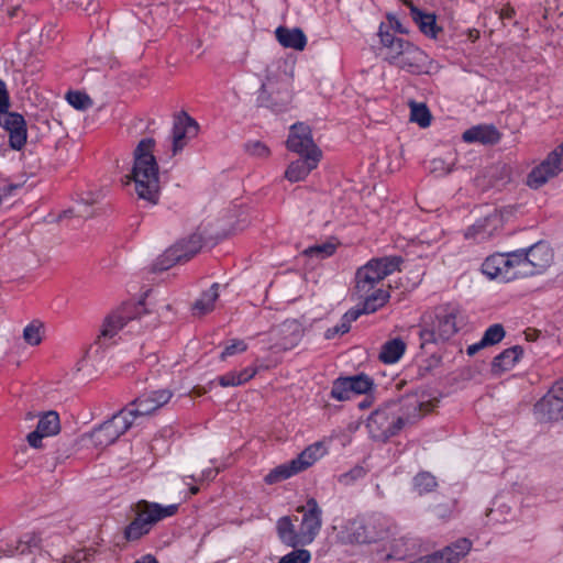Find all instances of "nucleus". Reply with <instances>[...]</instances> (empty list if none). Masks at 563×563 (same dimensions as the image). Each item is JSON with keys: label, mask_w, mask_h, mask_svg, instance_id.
Here are the masks:
<instances>
[{"label": "nucleus", "mask_w": 563, "mask_h": 563, "mask_svg": "<svg viewBox=\"0 0 563 563\" xmlns=\"http://www.w3.org/2000/svg\"><path fill=\"white\" fill-rule=\"evenodd\" d=\"M429 411V404L416 397H406L402 402H389L375 410L367 420V428L373 439L385 441L397 434L405 423L420 418Z\"/></svg>", "instance_id": "nucleus-1"}, {"label": "nucleus", "mask_w": 563, "mask_h": 563, "mask_svg": "<svg viewBox=\"0 0 563 563\" xmlns=\"http://www.w3.org/2000/svg\"><path fill=\"white\" fill-rule=\"evenodd\" d=\"M461 313L455 303H444L426 311L419 323L421 347L445 342L454 336L463 324Z\"/></svg>", "instance_id": "nucleus-2"}, {"label": "nucleus", "mask_w": 563, "mask_h": 563, "mask_svg": "<svg viewBox=\"0 0 563 563\" xmlns=\"http://www.w3.org/2000/svg\"><path fill=\"white\" fill-rule=\"evenodd\" d=\"M153 139L142 140L134 151L132 178L140 199L155 205L159 196L158 165L153 154Z\"/></svg>", "instance_id": "nucleus-3"}, {"label": "nucleus", "mask_w": 563, "mask_h": 563, "mask_svg": "<svg viewBox=\"0 0 563 563\" xmlns=\"http://www.w3.org/2000/svg\"><path fill=\"white\" fill-rule=\"evenodd\" d=\"M177 509L176 504L162 506L156 503L140 500L134 508L135 519L125 528V538L128 540H139L147 534L156 522L174 516Z\"/></svg>", "instance_id": "nucleus-4"}, {"label": "nucleus", "mask_w": 563, "mask_h": 563, "mask_svg": "<svg viewBox=\"0 0 563 563\" xmlns=\"http://www.w3.org/2000/svg\"><path fill=\"white\" fill-rule=\"evenodd\" d=\"M401 257L384 256L368 261L355 274V294H369L387 276L399 269Z\"/></svg>", "instance_id": "nucleus-5"}, {"label": "nucleus", "mask_w": 563, "mask_h": 563, "mask_svg": "<svg viewBox=\"0 0 563 563\" xmlns=\"http://www.w3.org/2000/svg\"><path fill=\"white\" fill-rule=\"evenodd\" d=\"M141 310L142 307L134 303H126L114 310L104 319L99 341L106 344L108 341H112L125 328H128V332H132Z\"/></svg>", "instance_id": "nucleus-6"}, {"label": "nucleus", "mask_w": 563, "mask_h": 563, "mask_svg": "<svg viewBox=\"0 0 563 563\" xmlns=\"http://www.w3.org/2000/svg\"><path fill=\"white\" fill-rule=\"evenodd\" d=\"M563 172V142L552 150L548 156L536 165L527 175L526 185L531 189H540L548 181Z\"/></svg>", "instance_id": "nucleus-7"}, {"label": "nucleus", "mask_w": 563, "mask_h": 563, "mask_svg": "<svg viewBox=\"0 0 563 563\" xmlns=\"http://www.w3.org/2000/svg\"><path fill=\"white\" fill-rule=\"evenodd\" d=\"M202 246V236L192 234L167 249L154 263L155 271H167L176 264L189 261Z\"/></svg>", "instance_id": "nucleus-8"}, {"label": "nucleus", "mask_w": 563, "mask_h": 563, "mask_svg": "<svg viewBox=\"0 0 563 563\" xmlns=\"http://www.w3.org/2000/svg\"><path fill=\"white\" fill-rule=\"evenodd\" d=\"M134 424L131 413L122 409L110 420L103 422L90 433L91 442L97 448H106L114 443Z\"/></svg>", "instance_id": "nucleus-9"}, {"label": "nucleus", "mask_w": 563, "mask_h": 563, "mask_svg": "<svg viewBox=\"0 0 563 563\" xmlns=\"http://www.w3.org/2000/svg\"><path fill=\"white\" fill-rule=\"evenodd\" d=\"M534 415L542 422L563 420V378L534 405Z\"/></svg>", "instance_id": "nucleus-10"}, {"label": "nucleus", "mask_w": 563, "mask_h": 563, "mask_svg": "<svg viewBox=\"0 0 563 563\" xmlns=\"http://www.w3.org/2000/svg\"><path fill=\"white\" fill-rule=\"evenodd\" d=\"M495 280L508 283L527 277L521 260V251L495 253Z\"/></svg>", "instance_id": "nucleus-11"}, {"label": "nucleus", "mask_w": 563, "mask_h": 563, "mask_svg": "<svg viewBox=\"0 0 563 563\" xmlns=\"http://www.w3.org/2000/svg\"><path fill=\"white\" fill-rule=\"evenodd\" d=\"M170 398L172 391L168 389L154 390L143 394L124 408V410L131 413V418L135 423L139 418L148 416L162 406L166 405Z\"/></svg>", "instance_id": "nucleus-12"}, {"label": "nucleus", "mask_w": 563, "mask_h": 563, "mask_svg": "<svg viewBox=\"0 0 563 563\" xmlns=\"http://www.w3.org/2000/svg\"><path fill=\"white\" fill-rule=\"evenodd\" d=\"M373 387V380L364 374L341 377L334 380L331 395L336 400H349L353 396L366 394Z\"/></svg>", "instance_id": "nucleus-13"}, {"label": "nucleus", "mask_w": 563, "mask_h": 563, "mask_svg": "<svg viewBox=\"0 0 563 563\" xmlns=\"http://www.w3.org/2000/svg\"><path fill=\"white\" fill-rule=\"evenodd\" d=\"M298 512H302V519L299 527L301 542L303 545L310 544L321 529V509L316 499L310 498L305 506L297 507Z\"/></svg>", "instance_id": "nucleus-14"}, {"label": "nucleus", "mask_w": 563, "mask_h": 563, "mask_svg": "<svg viewBox=\"0 0 563 563\" xmlns=\"http://www.w3.org/2000/svg\"><path fill=\"white\" fill-rule=\"evenodd\" d=\"M521 260L528 277L539 274L549 267L553 261V253L547 243L538 242L527 251L521 250Z\"/></svg>", "instance_id": "nucleus-15"}, {"label": "nucleus", "mask_w": 563, "mask_h": 563, "mask_svg": "<svg viewBox=\"0 0 563 563\" xmlns=\"http://www.w3.org/2000/svg\"><path fill=\"white\" fill-rule=\"evenodd\" d=\"M0 125L8 132L10 146L13 150L19 151L25 145L27 131L21 114L10 111L0 113Z\"/></svg>", "instance_id": "nucleus-16"}, {"label": "nucleus", "mask_w": 563, "mask_h": 563, "mask_svg": "<svg viewBox=\"0 0 563 563\" xmlns=\"http://www.w3.org/2000/svg\"><path fill=\"white\" fill-rule=\"evenodd\" d=\"M287 147L299 155L311 154L314 150L322 153L312 140L310 128L302 123L294 124L290 128Z\"/></svg>", "instance_id": "nucleus-17"}, {"label": "nucleus", "mask_w": 563, "mask_h": 563, "mask_svg": "<svg viewBox=\"0 0 563 563\" xmlns=\"http://www.w3.org/2000/svg\"><path fill=\"white\" fill-rule=\"evenodd\" d=\"M197 133L198 124L187 113L177 115L173 128V153L183 151L188 140L195 137Z\"/></svg>", "instance_id": "nucleus-18"}, {"label": "nucleus", "mask_w": 563, "mask_h": 563, "mask_svg": "<svg viewBox=\"0 0 563 563\" xmlns=\"http://www.w3.org/2000/svg\"><path fill=\"white\" fill-rule=\"evenodd\" d=\"M321 157L322 153H318L316 150L311 154L300 155L299 159L291 162L287 166L285 178L290 183L305 180L308 175L317 168Z\"/></svg>", "instance_id": "nucleus-19"}, {"label": "nucleus", "mask_w": 563, "mask_h": 563, "mask_svg": "<svg viewBox=\"0 0 563 563\" xmlns=\"http://www.w3.org/2000/svg\"><path fill=\"white\" fill-rule=\"evenodd\" d=\"M59 417L55 411L43 413L38 420L36 430L29 433L27 442L32 448L38 449L42 445V439L53 437L59 432Z\"/></svg>", "instance_id": "nucleus-20"}, {"label": "nucleus", "mask_w": 563, "mask_h": 563, "mask_svg": "<svg viewBox=\"0 0 563 563\" xmlns=\"http://www.w3.org/2000/svg\"><path fill=\"white\" fill-rule=\"evenodd\" d=\"M429 63V56L410 43L404 55H401V58L396 63V66L409 73L419 74L428 70Z\"/></svg>", "instance_id": "nucleus-21"}, {"label": "nucleus", "mask_w": 563, "mask_h": 563, "mask_svg": "<svg viewBox=\"0 0 563 563\" xmlns=\"http://www.w3.org/2000/svg\"><path fill=\"white\" fill-rule=\"evenodd\" d=\"M378 35L380 38V44L385 52V59L390 64L396 65V63L401 58L406 48L410 44V42L395 36L389 31L385 30V24L382 23L379 26Z\"/></svg>", "instance_id": "nucleus-22"}, {"label": "nucleus", "mask_w": 563, "mask_h": 563, "mask_svg": "<svg viewBox=\"0 0 563 563\" xmlns=\"http://www.w3.org/2000/svg\"><path fill=\"white\" fill-rule=\"evenodd\" d=\"M273 334L279 336L275 343L279 350H289L296 346L302 336L301 324L297 320H286L278 328L274 329Z\"/></svg>", "instance_id": "nucleus-23"}, {"label": "nucleus", "mask_w": 563, "mask_h": 563, "mask_svg": "<svg viewBox=\"0 0 563 563\" xmlns=\"http://www.w3.org/2000/svg\"><path fill=\"white\" fill-rule=\"evenodd\" d=\"M279 44L286 48L302 51L307 45V37L300 29L279 26L275 31Z\"/></svg>", "instance_id": "nucleus-24"}, {"label": "nucleus", "mask_w": 563, "mask_h": 563, "mask_svg": "<svg viewBox=\"0 0 563 563\" xmlns=\"http://www.w3.org/2000/svg\"><path fill=\"white\" fill-rule=\"evenodd\" d=\"M277 534L279 540L291 548H296L298 545H303L301 542V536L299 530H296V526L290 517H282L278 519L277 525Z\"/></svg>", "instance_id": "nucleus-25"}, {"label": "nucleus", "mask_w": 563, "mask_h": 563, "mask_svg": "<svg viewBox=\"0 0 563 563\" xmlns=\"http://www.w3.org/2000/svg\"><path fill=\"white\" fill-rule=\"evenodd\" d=\"M522 354L523 350L519 345H515L495 356V376L511 371Z\"/></svg>", "instance_id": "nucleus-26"}, {"label": "nucleus", "mask_w": 563, "mask_h": 563, "mask_svg": "<svg viewBox=\"0 0 563 563\" xmlns=\"http://www.w3.org/2000/svg\"><path fill=\"white\" fill-rule=\"evenodd\" d=\"M327 454V449L321 442H316L306 448L296 459H292L300 472L312 466Z\"/></svg>", "instance_id": "nucleus-27"}, {"label": "nucleus", "mask_w": 563, "mask_h": 563, "mask_svg": "<svg viewBox=\"0 0 563 563\" xmlns=\"http://www.w3.org/2000/svg\"><path fill=\"white\" fill-rule=\"evenodd\" d=\"M257 373L256 366H249L242 371H232L218 377L219 385L222 387L240 386L252 379Z\"/></svg>", "instance_id": "nucleus-28"}, {"label": "nucleus", "mask_w": 563, "mask_h": 563, "mask_svg": "<svg viewBox=\"0 0 563 563\" xmlns=\"http://www.w3.org/2000/svg\"><path fill=\"white\" fill-rule=\"evenodd\" d=\"M357 297L364 300L363 307L361 308L362 313H373L388 301L389 292L385 289L378 288L372 290L367 295ZM357 309L360 310V308Z\"/></svg>", "instance_id": "nucleus-29"}, {"label": "nucleus", "mask_w": 563, "mask_h": 563, "mask_svg": "<svg viewBox=\"0 0 563 563\" xmlns=\"http://www.w3.org/2000/svg\"><path fill=\"white\" fill-rule=\"evenodd\" d=\"M406 344L400 339H393L386 342L379 352V360L385 364H394L405 353Z\"/></svg>", "instance_id": "nucleus-30"}, {"label": "nucleus", "mask_w": 563, "mask_h": 563, "mask_svg": "<svg viewBox=\"0 0 563 563\" xmlns=\"http://www.w3.org/2000/svg\"><path fill=\"white\" fill-rule=\"evenodd\" d=\"M219 284H213L210 289L201 295L199 299L196 300L192 311L195 316H203L214 308V302L219 297Z\"/></svg>", "instance_id": "nucleus-31"}, {"label": "nucleus", "mask_w": 563, "mask_h": 563, "mask_svg": "<svg viewBox=\"0 0 563 563\" xmlns=\"http://www.w3.org/2000/svg\"><path fill=\"white\" fill-rule=\"evenodd\" d=\"M300 473L294 460L280 464L273 468L265 477L264 481L266 484L272 485L279 482H283L296 474Z\"/></svg>", "instance_id": "nucleus-32"}, {"label": "nucleus", "mask_w": 563, "mask_h": 563, "mask_svg": "<svg viewBox=\"0 0 563 563\" xmlns=\"http://www.w3.org/2000/svg\"><path fill=\"white\" fill-rule=\"evenodd\" d=\"M362 314V311L358 309H350L347 312L343 314L340 322L335 324L334 327L329 328L324 336L325 339L330 340L338 335H343L346 332H349L351 328V323L355 321Z\"/></svg>", "instance_id": "nucleus-33"}, {"label": "nucleus", "mask_w": 563, "mask_h": 563, "mask_svg": "<svg viewBox=\"0 0 563 563\" xmlns=\"http://www.w3.org/2000/svg\"><path fill=\"white\" fill-rule=\"evenodd\" d=\"M462 139L466 143H490L493 142V128L490 125H476L466 130Z\"/></svg>", "instance_id": "nucleus-34"}, {"label": "nucleus", "mask_w": 563, "mask_h": 563, "mask_svg": "<svg viewBox=\"0 0 563 563\" xmlns=\"http://www.w3.org/2000/svg\"><path fill=\"white\" fill-rule=\"evenodd\" d=\"M490 218L485 217L484 219L475 222L471 228H468L465 232L466 239H474L476 241H485L488 240L492 235L490 227Z\"/></svg>", "instance_id": "nucleus-35"}, {"label": "nucleus", "mask_w": 563, "mask_h": 563, "mask_svg": "<svg viewBox=\"0 0 563 563\" xmlns=\"http://www.w3.org/2000/svg\"><path fill=\"white\" fill-rule=\"evenodd\" d=\"M410 121L417 123L420 128H428L431 123V113L424 103L416 101L409 102Z\"/></svg>", "instance_id": "nucleus-36"}, {"label": "nucleus", "mask_w": 563, "mask_h": 563, "mask_svg": "<svg viewBox=\"0 0 563 563\" xmlns=\"http://www.w3.org/2000/svg\"><path fill=\"white\" fill-rule=\"evenodd\" d=\"M437 486L435 477L429 472H420L413 477V488L419 495L430 493Z\"/></svg>", "instance_id": "nucleus-37"}, {"label": "nucleus", "mask_w": 563, "mask_h": 563, "mask_svg": "<svg viewBox=\"0 0 563 563\" xmlns=\"http://www.w3.org/2000/svg\"><path fill=\"white\" fill-rule=\"evenodd\" d=\"M43 323L34 320L23 329V339L30 345H38L43 338Z\"/></svg>", "instance_id": "nucleus-38"}, {"label": "nucleus", "mask_w": 563, "mask_h": 563, "mask_svg": "<svg viewBox=\"0 0 563 563\" xmlns=\"http://www.w3.org/2000/svg\"><path fill=\"white\" fill-rule=\"evenodd\" d=\"M98 200V197H93L92 195H89L88 197H81L80 202L76 208H71L64 212V217H70L71 214H75L80 218H88L92 214V212L89 210V207L92 206Z\"/></svg>", "instance_id": "nucleus-39"}, {"label": "nucleus", "mask_w": 563, "mask_h": 563, "mask_svg": "<svg viewBox=\"0 0 563 563\" xmlns=\"http://www.w3.org/2000/svg\"><path fill=\"white\" fill-rule=\"evenodd\" d=\"M416 21L419 24V27L422 33L430 37L437 36V27H435V16L432 14H426L418 12L416 14Z\"/></svg>", "instance_id": "nucleus-40"}, {"label": "nucleus", "mask_w": 563, "mask_h": 563, "mask_svg": "<svg viewBox=\"0 0 563 563\" xmlns=\"http://www.w3.org/2000/svg\"><path fill=\"white\" fill-rule=\"evenodd\" d=\"M514 167L510 163H499L497 169L495 172V186L498 184L500 186H506L511 183L514 179Z\"/></svg>", "instance_id": "nucleus-41"}, {"label": "nucleus", "mask_w": 563, "mask_h": 563, "mask_svg": "<svg viewBox=\"0 0 563 563\" xmlns=\"http://www.w3.org/2000/svg\"><path fill=\"white\" fill-rule=\"evenodd\" d=\"M66 99L68 103L77 110H86L92 106L90 97L80 91L68 92Z\"/></svg>", "instance_id": "nucleus-42"}, {"label": "nucleus", "mask_w": 563, "mask_h": 563, "mask_svg": "<svg viewBox=\"0 0 563 563\" xmlns=\"http://www.w3.org/2000/svg\"><path fill=\"white\" fill-rule=\"evenodd\" d=\"M311 554L306 549H295L289 553L283 555L278 563H309Z\"/></svg>", "instance_id": "nucleus-43"}, {"label": "nucleus", "mask_w": 563, "mask_h": 563, "mask_svg": "<svg viewBox=\"0 0 563 563\" xmlns=\"http://www.w3.org/2000/svg\"><path fill=\"white\" fill-rule=\"evenodd\" d=\"M453 167V163H448L442 158H433L429 163V172L433 174L435 177H441L448 175Z\"/></svg>", "instance_id": "nucleus-44"}, {"label": "nucleus", "mask_w": 563, "mask_h": 563, "mask_svg": "<svg viewBox=\"0 0 563 563\" xmlns=\"http://www.w3.org/2000/svg\"><path fill=\"white\" fill-rule=\"evenodd\" d=\"M493 344V325L488 327L484 333V336L482 338L481 341L474 343V344H471L468 347H467V354L470 356H473L475 355L478 351H481L482 349H484L485 346H488V345H492Z\"/></svg>", "instance_id": "nucleus-45"}, {"label": "nucleus", "mask_w": 563, "mask_h": 563, "mask_svg": "<svg viewBox=\"0 0 563 563\" xmlns=\"http://www.w3.org/2000/svg\"><path fill=\"white\" fill-rule=\"evenodd\" d=\"M498 14H499V19H500L501 23L504 24V26L511 25L512 27L518 29V23L515 18L516 12L512 7H510L509 4H505L498 11Z\"/></svg>", "instance_id": "nucleus-46"}, {"label": "nucleus", "mask_w": 563, "mask_h": 563, "mask_svg": "<svg viewBox=\"0 0 563 563\" xmlns=\"http://www.w3.org/2000/svg\"><path fill=\"white\" fill-rule=\"evenodd\" d=\"M353 531L351 541L356 543L371 542L372 538L367 536L365 527L361 522H353L351 526Z\"/></svg>", "instance_id": "nucleus-47"}, {"label": "nucleus", "mask_w": 563, "mask_h": 563, "mask_svg": "<svg viewBox=\"0 0 563 563\" xmlns=\"http://www.w3.org/2000/svg\"><path fill=\"white\" fill-rule=\"evenodd\" d=\"M334 245L333 244H321V245H314L312 247H309L306 253L310 256H316L320 258L328 257L334 253Z\"/></svg>", "instance_id": "nucleus-48"}, {"label": "nucleus", "mask_w": 563, "mask_h": 563, "mask_svg": "<svg viewBox=\"0 0 563 563\" xmlns=\"http://www.w3.org/2000/svg\"><path fill=\"white\" fill-rule=\"evenodd\" d=\"M246 349L247 345L244 341L238 339L231 340L230 343L224 347L221 357L225 358L227 356H232L234 354L242 353L246 351Z\"/></svg>", "instance_id": "nucleus-49"}, {"label": "nucleus", "mask_w": 563, "mask_h": 563, "mask_svg": "<svg viewBox=\"0 0 563 563\" xmlns=\"http://www.w3.org/2000/svg\"><path fill=\"white\" fill-rule=\"evenodd\" d=\"M365 475V470L361 466H355L350 472L340 475L339 482L349 485L352 482L362 478Z\"/></svg>", "instance_id": "nucleus-50"}, {"label": "nucleus", "mask_w": 563, "mask_h": 563, "mask_svg": "<svg viewBox=\"0 0 563 563\" xmlns=\"http://www.w3.org/2000/svg\"><path fill=\"white\" fill-rule=\"evenodd\" d=\"M68 5L85 12H93L97 10V3L93 0H65Z\"/></svg>", "instance_id": "nucleus-51"}, {"label": "nucleus", "mask_w": 563, "mask_h": 563, "mask_svg": "<svg viewBox=\"0 0 563 563\" xmlns=\"http://www.w3.org/2000/svg\"><path fill=\"white\" fill-rule=\"evenodd\" d=\"M247 151L252 155L258 156V157H266L269 154V150L263 143H261L258 141L250 142L247 144Z\"/></svg>", "instance_id": "nucleus-52"}, {"label": "nucleus", "mask_w": 563, "mask_h": 563, "mask_svg": "<svg viewBox=\"0 0 563 563\" xmlns=\"http://www.w3.org/2000/svg\"><path fill=\"white\" fill-rule=\"evenodd\" d=\"M10 98L7 89V85L0 79V113L9 111Z\"/></svg>", "instance_id": "nucleus-53"}, {"label": "nucleus", "mask_w": 563, "mask_h": 563, "mask_svg": "<svg viewBox=\"0 0 563 563\" xmlns=\"http://www.w3.org/2000/svg\"><path fill=\"white\" fill-rule=\"evenodd\" d=\"M402 544H404V540L402 539L394 540L391 549L387 553L386 559L387 560H391V559L400 560V559H402L405 556V552L400 550V545H402Z\"/></svg>", "instance_id": "nucleus-54"}, {"label": "nucleus", "mask_w": 563, "mask_h": 563, "mask_svg": "<svg viewBox=\"0 0 563 563\" xmlns=\"http://www.w3.org/2000/svg\"><path fill=\"white\" fill-rule=\"evenodd\" d=\"M514 216V209L511 207H504L498 212V217L501 222H507Z\"/></svg>", "instance_id": "nucleus-55"}, {"label": "nucleus", "mask_w": 563, "mask_h": 563, "mask_svg": "<svg viewBox=\"0 0 563 563\" xmlns=\"http://www.w3.org/2000/svg\"><path fill=\"white\" fill-rule=\"evenodd\" d=\"M493 265L490 263V257H487L486 261L482 265V272L485 274L489 280H493Z\"/></svg>", "instance_id": "nucleus-56"}, {"label": "nucleus", "mask_w": 563, "mask_h": 563, "mask_svg": "<svg viewBox=\"0 0 563 563\" xmlns=\"http://www.w3.org/2000/svg\"><path fill=\"white\" fill-rule=\"evenodd\" d=\"M525 333H526V339L528 341H537L541 335V332L536 329H528Z\"/></svg>", "instance_id": "nucleus-57"}, {"label": "nucleus", "mask_w": 563, "mask_h": 563, "mask_svg": "<svg viewBox=\"0 0 563 563\" xmlns=\"http://www.w3.org/2000/svg\"><path fill=\"white\" fill-rule=\"evenodd\" d=\"M505 338V330L501 324H495V344Z\"/></svg>", "instance_id": "nucleus-58"}, {"label": "nucleus", "mask_w": 563, "mask_h": 563, "mask_svg": "<svg viewBox=\"0 0 563 563\" xmlns=\"http://www.w3.org/2000/svg\"><path fill=\"white\" fill-rule=\"evenodd\" d=\"M217 473H218V471L212 470V468L205 470V471H202L201 477L198 481L212 479L216 477Z\"/></svg>", "instance_id": "nucleus-59"}, {"label": "nucleus", "mask_w": 563, "mask_h": 563, "mask_svg": "<svg viewBox=\"0 0 563 563\" xmlns=\"http://www.w3.org/2000/svg\"><path fill=\"white\" fill-rule=\"evenodd\" d=\"M389 21H390V26H391L393 29L397 30V31H398V32H400V33H405V32H406V31L402 29L401 23H400L398 20H396V19H394V18H390V16H389Z\"/></svg>", "instance_id": "nucleus-60"}, {"label": "nucleus", "mask_w": 563, "mask_h": 563, "mask_svg": "<svg viewBox=\"0 0 563 563\" xmlns=\"http://www.w3.org/2000/svg\"><path fill=\"white\" fill-rule=\"evenodd\" d=\"M135 563H157V561L152 555H145L141 560L136 561Z\"/></svg>", "instance_id": "nucleus-61"}, {"label": "nucleus", "mask_w": 563, "mask_h": 563, "mask_svg": "<svg viewBox=\"0 0 563 563\" xmlns=\"http://www.w3.org/2000/svg\"><path fill=\"white\" fill-rule=\"evenodd\" d=\"M198 492H199V488H198L197 486H192V487H190V493H191L192 495H196Z\"/></svg>", "instance_id": "nucleus-62"}, {"label": "nucleus", "mask_w": 563, "mask_h": 563, "mask_svg": "<svg viewBox=\"0 0 563 563\" xmlns=\"http://www.w3.org/2000/svg\"><path fill=\"white\" fill-rule=\"evenodd\" d=\"M498 137H499V134L497 133V131H495V136H494L495 143L498 141Z\"/></svg>", "instance_id": "nucleus-63"}]
</instances>
